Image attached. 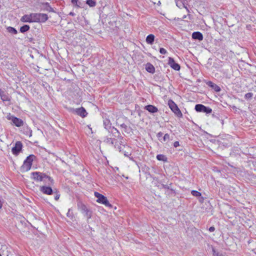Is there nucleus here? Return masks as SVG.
<instances>
[{"label":"nucleus","mask_w":256,"mask_h":256,"mask_svg":"<svg viewBox=\"0 0 256 256\" xmlns=\"http://www.w3.org/2000/svg\"><path fill=\"white\" fill-rule=\"evenodd\" d=\"M109 132L110 134L108 136L110 138L111 141L112 142V146H114L116 150H119L120 152L122 151V146H116L118 144V140L116 138L120 136V132L116 128H114V127L112 128L110 127Z\"/></svg>","instance_id":"nucleus-1"},{"label":"nucleus","mask_w":256,"mask_h":256,"mask_svg":"<svg viewBox=\"0 0 256 256\" xmlns=\"http://www.w3.org/2000/svg\"><path fill=\"white\" fill-rule=\"evenodd\" d=\"M31 174L33 176L32 178L36 182H46V180L48 179L50 184H54V180L45 173L36 172H32Z\"/></svg>","instance_id":"nucleus-2"},{"label":"nucleus","mask_w":256,"mask_h":256,"mask_svg":"<svg viewBox=\"0 0 256 256\" xmlns=\"http://www.w3.org/2000/svg\"><path fill=\"white\" fill-rule=\"evenodd\" d=\"M34 157L35 156L33 154H30L27 156L26 158L24 160L23 164L20 167L22 172H28L31 168Z\"/></svg>","instance_id":"nucleus-3"},{"label":"nucleus","mask_w":256,"mask_h":256,"mask_svg":"<svg viewBox=\"0 0 256 256\" xmlns=\"http://www.w3.org/2000/svg\"><path fill=\"white\" fill-rule=\"evenodd\" d=\"M94 196L98 198L96 202L98 203L104 204L106 206L112 207V205L109 202L107 198L98 192H94Z\"/></svg>","instance_id":"nucleus-4"},{"label":"nucleus","mask_w":256,"mask_h":256,"mask_svg":"<svg viewBox=\"0 0 256 256\" xmlns=\"http://www.w3.org/2000/svg\"><path fill=\"white\" fill-rule=\"evenodd\" d=\"M6 118L8 120H11L12 124L16 127H21L24 126V122L22 120L11 115L10 114H8Z\"/></svg>","instance_id":"nucleus-5"},{"label":"nucleus","mask_w":256,"mask_h":256,"mask_svg":"<svg viewBox=\"0 0 256 256\" xmlns=\"http://www.w3.org/2000/svg\"><path fill=\"white\" fill-rule=\"evenodd\" d=\"M168 105L170 110L176 115L178 117L181 118L182 116V114L178 108V106L176 103L172 100H170L168 101Z\"/></svg>","instance_id":"nucleus-6"},{"label":"nucleus","mask_w":256,"mask_h":256,"mask_svg":"<svg viewBox=\"0 0 256 256\" xmlns=\"http://www.w3.org/2000/svg\"><path fill=\"white\" fill-rule=\"evenodd\" d=\"M195 110L197 112H202L206 114H210L212 112V109L202 104H197L195 106Z\"/></svg>","instance_id":"nucleus-7"},{"label":"nucleus","mask_w":256,"mask_h":256,"mask_svg":"<svg viewBox=\"0 0 256 256\" xmlns=\"http://www.w3.org/2000/svg\"><path fill=\"white\" fill-rule=\"evenodd\" d=\"M78 206L80 210L84 214V216H86L88 219L91 218L92 212L84 204L80 203L78 204Z\"/></svg>","instance_id":"nucleus-8"},{"label":"nucleus","mask_w":256,"mask_h":256,"mask_svg":"<svg viewBox=\"0 0 256 256\" xmlns=\"http://www.w3.org/2000/svg\"><path fill=\"white\" fill-rule=\"evenodd\" d=\"M22 144L20 141H17L15 144L14 146L12 149V152L13 154L15 156H18L20 151L22 150Z\"/></svg>","instance_id":"nucleus-9"},{"label":"nucleus","mask_w":256,"mask_h":256,"mask_svg":"<svg viewBox=\"0 0 256 256\" xmlns=\"http://www.w3.org/2000/svg\"><path fill=\"white\" fill-rule=\"evenodd\" d=\"M40 190L45 194L52 195L54 194V191L52 188L48 186H40Z\"/></svg>","instance_id":"nucleus-10"},{"label":"nucleus","mask_w":256,"mask_h":256,"mask_svg":"<svg viewBox=\"0 0 256 256\" xmlns=\"http://www.w3.org/2000/svg\"><path fill=\"white\" fill-rule=\"evenodd\" d=\"M74 113L84 118L86 116L88 113L86 112V110L83 107H81L78 108L73 109L72 111Z\"/></svg>","instance_id":"nucleus-11"},{"label":"nucleus","mask_w":256,"mask_h":256,"mask_svg":"<svg viewBox=\"0 0 256 256\" xmlns=\"http://www.w3.org/2000/svg\"><path fill=\"white\" fill-rule=\"evenodd\" d=\"M168 64L172 68L176 70H179L180 68V66L178 63H176L172 58H168Z\"/></svg>","instance_id":"nucleus-12"},{"label":"nucleus","mask_w":256,"mask_h":256,"mask_svg":"<svg viewBox=\"0 0 256 256\" xmlns=\"http://www.w3.org/2000/svg\"><path fill=\"white\" fill-rule=\"evenodd\" d=\"M22 133L25 135L30 137L32 136V130H30V128L28 126L27 124H24V126H22Z\"/></svg>","instance_id":"nucleus-13"},{"label":"nucleus","mask_w":256,"mask_h":256,"mask_svg":"<svg viewBox=\"0 0 256 256\" xmlns=\"http://www.w3.org/2000/svg\"><path fill=\"white\" fill-rule=\"evenodd\" d=\"M144 108L152 114H154L158 112V108L156 106L151 104L145 106Z\"/></svg>","instance_id":"nucleus-14"},{"label":"nucleus","mask_w":256,"mask_h":256,"mask_svg":"<svg viewBox=\"0 0 256 256\" xmlns=\"http://www.w3.org/2000/svg\"><path fill=\"white\" fill-rule=\"evenodd\" d=\"M20 21L24 22H33L32 14L24 15L20 18Z\"/></svg>","instance_id":"nucleus-15"},{"label":"nucleus","mask_w":256,"mask_h":256,"mask_svg":"<svg viewBox=\"0 0 256 256\" xmlns=\"http://www.w3.org/2000/svg\"><path fill=\"white\" fill-rule=\"evenodd\" d=\"M192 38L194 40H197L201 41L203 40L204 37L202 34L200 32H195L192 34Z\"/></svg>","instance_id":"nucleus-16"},{"label":"nucleus","mask_w":256,"mask_h":256,"mask_svg":"<svg viewBox=\"0 0 256 256\" xmlns=\"http://www.w3.org/2000/svg\"><path fill=\"white\" fill-rule=\"evenodd\" d=\"M48 19V16L46 14L38 13V22H44Z\"/></svg>","instance_id":"nucleus-17"},{"label":"nucleus","mask_w":256,"mask_h":256,"mask_svg":"<svg viewBox=\"0 0 256 256\" xmlns=\"http://www.w3.org/2000/svg\"><path fill=\"white\" fill-rule=\"evenodd\" d=\"M0 97L1 98V100L4 102H9L10 100V96L8 94L4 93V92L1 91Z\"/></svg>","instance_id":"nucleus-18"},{"label":"nucleus","mask_w":256,"mask_h":256,"mask_svg":"<svg viewBox=\"0 0 256 256\" xmlns=\"http://www.w3.org/2000/svg\"><path fill=\"white\" fill-rule=\"evenodd\" d=\"M42 8L44 10H46L48 12H54L53 8L50 6V4L48 2L42 4Z\"/></svg>","instance_id":"nucleus-19"},{"label":"nucleus","mask_w":256,"mask_h":256,"mask_svg":"<svg viewBox=\"0 0 256 256\" xmlns=\"http://www.w3.org/2000/svg\"><path fill=\"white\" fill-rule=\"evenodd\" d=\"M155 36L152 34L148 35L146 38V42L148 44H152L154 40Z\"/></svg>","instance_id":"nucleus-20"},{"label":"nucleus","mask_w":256,"mask_h":256,"mask_svg":"<svg viewBox=\"0 0 256 256\" xmlns=\"http://www.w3.org/2000/svg\"><path fill=\"white\" fill-rule=\"evenodd\" d=\"M146 69L148 72L151 74H154L155 72L154 67L150 63H148L146 64Z\"/></svg>","instance_id":"nucleus-21"},{"label":"nucleus","mask_w":256,"mask_h":256,"mask_svg":"<svg viewBox=\"0 0 256 256\" xmlns=\"http://www.w3.org/2000/svg\"><path fill=\"white\" fill-rule=\"evenodd\" d=\"M175 1L177 6H178L180 8H184L188 12H189L188 8L185 5L184 3L182 2V1L180 0H175Z\"/></svg>","instance_id":"nucleus-22"},{"label":"nucleus","mask_w":256,"mask_h":256,"mask_svg":"<svg viewBox=\"0 0 256 256\" xmlns=\"http://www.w3.org/2000/svg\"><path fill=\"white\" fill-rule=\"evenodd\" d=\"M103 142L108 145L112 146V142L111 141V139L110 138L108 135L104 137Z\"/></svg>","instance_id":"nucleus-23"},{"label":"nucleus","mask_w":256,"mask_h":256,"mask_svg":"<svg viewBox=\"0 0 256 256\" xmlns=\"http://www.w3.org/2000/svg\"><path fill=\"white\" fill-rule=\"evenodd\" d=\"M30 27L28 25L25 24L20 27V32L24 33V32L28 31L30 30Z\"/></svg>","instance_id":"nucleus-24"},{"label":"nucleus","mask_w":256,"mask_h":256,"mask_svg":"<svg viewBox=\"0 0 256 256\" xmlns=\"http://www.w3.org/2000/svg\"><path fill=\"white\" fill-rule=\"evenodd\" d=\"M156 158L158 160L163 161V162H166L167 161V158L164 154H158L156 156Z\"/></svg>","instance_id":"nucleus-25"},{"label":"nucleus","mask_w":256,"mask_h":256,"mask_svg":"<svg viewBox=\"0 0 256 256\" xmlns=\"http://www.w3.org/2000/svg\"><path fill=\"white\" fill-rule=\"evenodd\" d=\"M32 16L33 22H38V13H32Z\"/></svg>","instance_id":"nucleus-26"},{"label":"nucleus","mask_w":256,"mask_h":256,"mask_svg":"<svg viewBox=\"0 0 256 256\" xmlns=\"http://www.w3.org/2000/svg\"><path fill=\"white\" fill-rule=\"evenodd\" d=\"M6 29L8 32L10 34H16L18 33L17 30L13 27L8 26Z\"/></svg>","instance_id":"nucleus-27"},{"label":"nucleus","mask_w":256,"mask_h":256,"mask_svg":"<svg viewBox=\"0 0 256 256\" xmlns=\"http://www.w3.org/2000/svg\"><path fill=\"white\" fill-rule=\"evenodd\" d=\"M86 4L90 7H94L96 6V2L95 0H86Z\"/></svg>","instance_id":"nucleus-28"},{"label":"nucleus","mask_w":256,"mask_h":256,"mask_svg":"<svg viewBox=\"0 0 256 256\" xmlns=\"http://www.w3.org/2000/svg\"><path fill=\"white\" fill-rule=\"evenodd\" d=\"M120 127L124 130L125 132L130 133V128L128 127L125 124H120Z\"/></svg>","instance_id":"nucleus-29"},{"label":"nucleus","mask_w":256,"mask_h":256,"mask_svg":"<svg viewBox=\"0 0 256 256\" xmlns=\"http://www.w3.org/2000/svg\"><path fill=\"white\" fill-rule=\"evenodd\" d=\"M191 194L193 196H194L196 197H199V196H201V195H202L200 192H198L197 190H192L191 192Z\"/></svg>","instance_id":"nucleus-30"},{"label":"nucleus","mask_w":256,"mask_h":256,"mask_svg":"<svg viewBox=\"0 0 256 256\" xmlns=\"http://www.w3.org/2000/svg\"><path fill=\"white\" fill-rule=\"evenodd\" d=\"M253 96V94L252 92H248L245 94L244 98L245 99L248 100L252 99Z\"/></svg>","instance_id":"nucleus-31"},{"label":"nucleus","mask_w":256,"mask_h":256,"mask_svg":"<svg viewBox=\"0 0 256 256\" xmlns=\"http://www.w3.org/2000/svg\"><path fill=\"white\" fill-rule=\"evenodd\" d=\"M72 4L76 6L77 7L80 6V2H78L79 0H71Z\"/></svg>","instance_id":"nucleus-32"},{"label":"nucleus","mask_w":256,"mask_h":256,"mask_svg":"<svg viewBox=\"0 0 256 256\" xmlns=\"http://www.w3.org/2000/svg\"><path fill=\"white\" fill-rule=\"evenodd\" d=\"M66 216L70 218H73V214L72 212H71V209L69 208L68 210V212L66 214Z\"/></svg>","instance_id":"nucleus-33"},{"label":"nucleus","mask_w":256,"mask_h":256,"mask_svg":"<svg viewBox=\"0 0 256 256\" xmlns=\"http://www.w3.org/2000/svg\"><path fill=\"white\" fill-rule=\"evenodd\" d=\"M212 89H214V91L216 92H219L221 90L220 87L216 84H215V86H214V87Z\"/></svg>","instance_id":"nucleus-34"},{"label":"nucleus","mask_w":256,"mask_h":256,"mask_svg":"<svg viewBox=\"0 0 256 256\" xmlns=\"http://www.w3.org/2000/svg\"><path fill=\"white\" fill-rule=\"evenodd\" d=\"M54 193L55 194L54 200H58L60 198V194L57 191L54 192Z\"/></svg>","instance_id":"nucleus-35"},{"label":"nucleus","mask_w":256,"mask_h":256,"mask_svg":"<svg viewBox=\"0 0 256 256\" xmlns=\"http://www.w3.org/2000/svg\"><path fill=\"white\" fill-rule=\"evenodd\" d=\"M162 138H163L164 142L170 139V135L168 134H164V136Z\"/></svg>","instance_id":"nucleus-36"},{"label":"nucleus","mask_w":256,"mask_h":256,"mask_svg":"<svg viewBox=\"0 0 256 256\" xmlns=\"http://www.w3.org/2000/svg\"><path fill=\"white\" fill-rule=\"evenodd\" d=\"M206 84L207 85L212 88H213L214 87V86H215V84H214V82H212L211 81H208V82H206Z\"/></svg>","instance_id":"nucleus-37"},{"label":"nucleus","mask_w":256,"mask_h":256,"mask_svg":"<svg viewBox=\"0 0 256 256\" xmlns=\"http://www.w3.org/2000/svg\"><path fill=\"white\" fill-rule=\"evenodd\" d=\"M160 52L161 54H166L167 53V51L166 49H164V48H160Z\"/></svg>","instance_id":"nucleus-38"},{"label":"nucleus","mask_w":256,"mask_h":256,"mask_svg":"<svg viewBox=\"0 0 256 256\" xmlns=\"http://www.w3.org/2000/svg\"><path fill=\"white\" fill-rule=\"evenodd\" d=\"M160 188H166V189H170V186L168 184H162L160 186Z\"/></svg>","instance_id":"nucleus-39"},{"label":"nucleus","mask_w":256,"mask_h":256,"mask_svg":"<svg viewBox=\"0 0 256 256\" xmlns=\"http://www.w3.org/2000/svg\"><path fill=\"white\" fill-rule=\"evenodd\" d=\"M110 121L108 120H105L104 121V124L106 129H107V126L108 125Z\"/></svg>","instance_id":"nucleus-40"},{"label":"nucleus","mask_w":256,"mask_h":256,"mask_svg":"<svg viewBox=\"0 0 256 256\" xmlns=\"http://www.w3.org/2000/svg\"><path fill=\"white\" fill-rule=\"evenodd\" d=\"M180 146L179 142L178 141H176L174 143V148H177Z\"/></svg>","instance_id":"nucleus-41"},{"label":"nucleus","mask_w":256,"mask_h":256,"mask_svg":"<svg viewBox=\"0 0 256 256\" xmlns=\"http://www.w3.org/2000/svg\"><path fill=\"white\" fill-rule=\"evenodd\" d=\"M3 203H4V200H3L2 196H0V209L2 208Z\"/></svg>","instance_id":"nucleus-42"},{"label":"nucleus","mask_w":256,"mask_h":256,"mask_svg":"<svg viewBox=\"0 0 256 256\" xmlns=\"http://www.w3.org/2000/svg\"><path fill=\"white\" fill-rule=\"evenodd\" d=\"M162 135H163V133L162 132H160L157 134L156 136L158 138H160V137H162Z\"/></svg>","instance_id":"nucleus-43"},{"label":"nucleus","mask_w":256,"mask_h":256,"mask_svg":"<svg viewBox=\"0 0 256 256\" xmlns=\"http://www.w3.org/2000/svg\"><path fill=\"white\" fill-rule=\"evenodd\" d=\"M209 230V231H210V232H214V230H215V228H214V226H210V227L209 228V230Z\"/></svg>","instance_id":"nucleus-44"},{"label":"nucleus","mask_w":256,"mask_h":256,"mask_svg":"<svg viewBox=\"0 0 256 256\" xmlns=\"http://www.w3.org/2000/svg\"><path fill=\"white\" fill-rule=\"evenodd\" d=\"M231 107L234 110L236 111V112H237L238 108L235 106H232Z\"/></svg>","instance_id":"nucleus-45"},{"label":"nucleus","mask_w":256,"mask_h":256,"mask_svg":"<svg viewBox=\"0 0 256 256\" xmlns=\"http://www.w3.org/2000/svg\"><path fill=\"white\" fill-rule=\"evenodd\" d=\"M69 15L72 16H74L76 14L74 12H70Z\"/></svg>","instance_id":"nucleus-46"},{"label":"nucleus","mask_w":256,"mask_h":256,"mask_svg":"<svg viewBox=\"0 0 256 256\" xmlns=\"http://www.w3.org/2000/svg\"><path fill=\"white\" fill-rule=\"evenodd\" d=\"M214 254V256H218V253H216V251L214 250H213Z\"/></svg>","instance_id":"nucleus-47"},{"label":"nucleus","mask_w":256,"mask_h":256,"mask_svg":"<svg viewBox=\"0 0 256 256\" xmlns=\"http://www.w3.org/2000/svg\"><path fill=\"white\" fill-rule=\"evenodd\" d=\"M124 154L125 156H128V152L127 153H124Z\"/></svg>","instance_id":"nucleus-48"},{"label":"nucleus","mask_w":256,"mask_h":256,"mask_svg":"<svg viewBox=\"0 0 256 256\" xmlns=\"http://www.w3.org/2000/svg\"><path fill=\"white\" fill-rule=\"evenodd\" d=\"M0 141L2 142V140H0Z\"/></svg>","instance_id":"nucleus-49"}]
</instances>
